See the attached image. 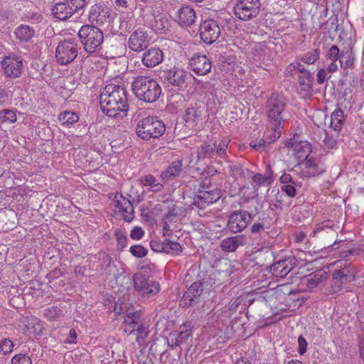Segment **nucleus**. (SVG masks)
<instances>
[{"instance_id":"obj_62","label":"nucleus","mask_w":364,"mask_h":364,"mask_svg":"<svg viewBox=\"0 0 364 364\" xmlns=\"http://www.w3.org/2000/svg\"><path fill=\"white\" fill-rule=\"evenodd\" d=\"M143 323L141 321L135 322L131 325H124V331L128 335H131L135 333L136 328L141 326Z\"/></svg>"},{"instance_id":"obj_20","label":"nucleus","mask_w":364,"mask_h":364,"mask_svg":"<svg viewBox=\"0 0 364 364\" xmlns=\"http://www.w3.org/2000/svg\"><path fill=\"white\" fill-rule=\"evenodd\" d=\"M163 52L157 48H151L146 50L142 56V63L146 67H154L163 60Z\"/></svg>"},{"instance_id":"obj_28","label":"nucleus","mask_w":364,"mask_h":364,"mask_svg":"<svg viewBox=\"0 0 364 364\" xmlns=\"http://www.w3.org/2000/svg\"><path fill=\"white\" fill-rule=\"evenodd\" d=\"M355 276L353 269H351L350 267H344L336 271L333 273V282L335 284H338V287H340V284H338V283L343 284L345 282H350L353 280Z\"/></svg>"},{"instance_id":"obj_40","label":"nucleus","mask_w":364,"mask_h":364,"mask_svg":"<svg viewBox=\"0 0 364 364\" xmlns=\"http://www.w3.org/2000/svg\"><path fill=\"white\" fill-rule=\"evenodd\" d=\"M149 329L146 326H145L144 324L141 326H139L138 328L136 329L135 334L136 336V342L139 344V346H142L144 345L145 340L146 337L149 335Z\"/></svg>"},{"instance_id":"obj_45","label":"nucleus","mask_w":364,"mask_h":364,"mask_svg":"<svg viewBox=\"0 0 364 364\" xmlns=\"http://www.w3.org/2000/svg\"><path fill=\"white\" fill-rule=\"evenodd\" d=\"M320 52L318 49L313 50L304 54L301 60L309 65L314 64L319 58Z\"/></svg>"},{"instance_id":"obj_50","label":"nucleus","mask_w":364,"mask_h":364,"mask_svg":"<svg viewBox=\"0 0 364 364\" xmlns=\"http://www.w3.org/2000/svg\"><path fill=\"white\" fill-rule=\"evenodd\" d=\"M182 170V162L181 161H176L171 163L168 167L167 174L169 176H176L180 174Z\"/></svg>"},{"instance_id":"obj_53","label":"nucleus","mask_w":364,"mask_h":364,"mask_svg":"<svg viewBox=\"0 0 364 364\" xmlns=\"http://www.w3.org/2000/svg\"><path fill=\"white\" fill-rule=\"evenodd\" d=\"M65 1L69 4L74 14L82 9L87 4L86 0H65Z\"/></svg>"},{"instance_id":"obj_23","label":"nucleus","mask_w":364,"mask_h":364,"mask_svg":"<svg viewBox=\"0 0 364 364\" xmlns=\"http://www.w3.org/2000/svg\"><path fill=\"white\" fill-rule=\"evenodd\" d=\"M293 269L291 260L284 259L274 263L271 267V272L276 277H285Z\"/></svg>"},{"instance_id":"obj_13","label":"nucleus","mask_w":364,"mask_h":364,"mask_svg":"<svg viewBox=\"0 0 364 364\" xmlns=\"http://www.w3.org/2000/svg\"><path fill=\"white\" fill-rule=\"evenodd\" d=\"M1 65L7 77L12 78L20 77L23 70V61L21 57L6 56L4 58Z\"/></svg>"},{"instance_id":"obj_4","label":"nucleus","mask_w":364,"mask_h":364,"mask_svg":"<svg viewBox=\"0 0 364 364\" xmlns=\"http://www.w3.org/2000/svg\"><path fill=\"white\" fill-rule=\"evenodd\" d=\"M77 36L86 53L92 54L102 50L104 35L99 28L92 25H83L79 29Z\"/></svg>"},{"instance_id":"obj_35","label":"nucleus","mask_w":364,"mask_h":364,"mask_svg":"<svg viewBox=\"0 0 364 364\" xmlns=\"http://www.w3.org/2000/svg\"><path fill=\"white\" fill-rule=\"evenodd\" d=\"M279 290H269L267 291H264L262 293L257 294L255 299L265 301V302L269 304V306H272L273 301L279 296L280 292Z\"/></svg>"},{"instance_id":"obj_7","label":"nucleus","mask_w":364,"mask_h":364,"mask_svg":"<svg viewBox=\"0 0 364 364\" xmlns=\"http://www.w3.org/2000/svg\"><path fill=\"white\" fill-rule=\"evenodd\" d=\"M257 205H255V213H247L245 210H235L232 212L228 218L227 227L232 232H240L244 230L247 225L252 220V214L258 213L261 208L260 204L257 200L255 201Z\"/></svg>"},{"instance_id":"obj_22","label":"nucleus","mask_w":364,"mask_h":364,"mask_svg":"<svg viewBox=\"0 0 364 364\" xmlns=\"http://www.w3.org/2000/svg\"><path fill=\"white\" fill-rule=\"evenodd\" d=\"M292 154L298 161H304L311 152V145L306 141H294L291 146Z\"/></svg>"},{"instance_id":"obj_41","label":"nucleus","mask_w":364,"mask_h":364,"mask_svg":"<svg viewBox=\"0 0 364 364\" xmlns=\"http://www.w3.org/2000/svg\"><path fill=\"white\" fill-rule=\"evenodd\" d=\"M322 138L321 142L326 149H333L336 146L337 141L335 137L328 134L326 131H321L320 133Z\"/></svg>"},{"instance_id":"obj_49","label":"nucleus","mask_w":364,"mask_h":364,"mask_svg":"<svg viewBox=\"0 0 364 364\" xmlns=\"http://www.w3.org/2000/svg\"><path fill=\"white\" fill-rule=\"evenodd\" d=\"M129 252L134 257L138 258L144 257L148 253L147 249L140 245H132L129 249Z\"/></svg>"},{"instance_id":"obj_26","label":"nucleus","mask_w":364,"mask_h":364,"mask_svg":"<svg viewBox=\"0 0 364 364\" xmlns=\"http://www.w3.org/2000/svg\"><path fill=\"white\" fill-rule=\"evenodd\" d=\"M193 325L191 321H186L179 326L178 331H176L173 336H175V341H173L175 346H180L186 342L191 336Z\"/></svg>"},{"instance_id":"obj_15","label":"nucleus","mask_w":364,"mask_h":364,"mask_svg":"<svg viewBox=\"0 0 364 364\" xmlns=\"http://www.w3.org/2000/svg\"><path fill=\"white\" fill-rule=\"evenodd\" d=\"M192 71L198 75H205L211 70V62L205 55H193L189 60Z\"/></svg>"},{"instance_id":"obj_55","label":"nucleus","mask_w":364,"mask_h":364,"mask_svg":"<svg viewBox=\"0 0 364 364\" xmlns=\"http://www.w3.org/2000/svg\"><path fill=\"white\" fill-rule=\"evenodd\" d=\"M341 55V51H340L338 47L336 45L332 46L327 51L326 56L328 59L332 61H336L339 60Z\"/></svg>"},{"instance_id":"obj_64","label":"nucleus","mask_w":364,"mask_h":364,"mask_svg":"<svg viewBox=\"0 0 364 364\" xmlns=\"http://www.w3.org/2000/svg\"><path fill=\"white\" fill-rule=\"evenodd\" d=\"M298 343H299V353L300 355H303L306 353V348H307V342L306 341V339L300 336L298 338Z\"/></svg>"},{"instance_id":"obj_30","label":"nucleus","mask_w":364,"mask_h":364,"mask_svg":"<svg viewBox=\"0 0 364 364\" xmlns=\"http://www.w3.org/2000/svg\"><path fill=\"white\" fill-rule=\"evenodd\" d=\"M14 33L19 41L27 42L33 37L35 31L28 25L21 24L16 28Z\"/></svg>"},{"instance_id":"obj_19","label":"nucleus","mask_w":364,"mask_h":364,"mask_svg":"<svg viewBox=\"0 0 364 364\" xmlns=\"http://www.w3.org/2000/svg\"><path fill=\"white\" fill-rule=\"evenodd\" d=\"M314 76L309 72L303 73L298 77V90L303 97H309L313 92Z\"/></svg>"},{"instance_id":"obj_51","label":"nucleus","mask_w":364,"mask_h":364,"mask_svg":"<svg viewBox=\"0 0 364 364\" xmlns=\"http://www.w3.org/2000/svg\"><path fill=\"white\" fill-rule=\"evenodd\" d=\"M141 314L139 311L127 313L124 319V325H131L135 322L140 321Z\"/></svg>"},{"instance_id":"obj_43","label":"nucleus","mask_w":364,"mask_h":364,"mask_svg":"<svg viewBox=\"0 0 364 364\" xmlns=\"http://www.w3.org/2000/svg\"><path fill=\"white\" fill-rule=\"evenodd\" d=\"M16 121V113L10 109L0 111V123H14Z\"/></svg>"},{"instance_id":"obj_29","label":"nucleus","mask_w":364,"mask_h":364,"mask_svg":"<svg viewBox=\"0 0 364 364\" xmlns=\"http://www.w3.org/2000/svg\"><path fill=\"white\" fill-rule=\"evenodd\" d=\"M112 259L108 255L99 254L98 267L96 269L106 275H110L113 272L112 268L114 267L112 266Z\"/></svg>"},{"instance_id":"obj_47","label":"nucleus","mask_w":364,"mask_h":364,"mask_svg":"<svg viewBox=\"0 0 364 364\" xmlns=\"http://www.w3.org/2000/svg\"><path fill=\"white\" fill-rule=\"evenodd\" d=\"M296 70H298L300 74H303V73L307 72V70L304 69V67L301 64V63L296 61L289 65V66L285 70V74L287 75L292 76L294 71Z\"/></svg>"},{"instance_id":"obj_8","label":"nucleus","mask_w":364,"mask_h":364,"mask_svg":"<svg viewBox=\"0 0 364 364\" xmlns=\"http://www.w3.org/2000/svg\"><path fill=\"white\" fill-rule=\"evenodd\" d=\"M78 54V46L73 38L60 42L55 50V57L58 63L67 65L73 62Z\"/></svg>"},{"instance_id":"obj_12","label":"nucleus","mask_w":364,"mask_h":364,"mask_svg":"<svg viewBox=\"0 0 364 364\" xmlns=\"http://www.w3.org/2000/svg\"><path fill=\"white\" fill-rule=\"evenodd\" d=\"M220 197L221 191L218 188L210 191L200 190L194 197L193 204L200 209H204L218 201Z\"/></svg>"},{"instance_id":"obj_21","label":"nucleus","mask_w":364,"mask_h":364,"mask_svg":"<svg viewBox=\"0 0 364 364\" xmlns=\"http://www.w3.org/2000/svg\"><path fill=\"white\" fill-rule=\"evenodd\" d=\"M302 174L306 177H314L322 173L324 170L312 157L299 164Z\"/></svg>"},{"instance_id":"obj_61","label":"nucleus","mask_w":364,"mask_h":364,"mask_svg":"<svg viewBox=\"0 0 364 364\" xmlns=\"http://www.w3.org/2000/svg\"><path fill=\"white\" fill-rule=\"evenodd\" d=\"M143 323L141 321L135 322L131 325H124V331L128 335H131L135 333L136 328L141 326Z\"/></svg>"},{"instance_id":"obj_54","label":"nucleus","mask_w":364,"mask_h":364,"mask_svg":"<svg viewBox=\"0 0 364 364\" xmlns=\"http://www.w3.org/2000/svg\"><path fill=\"white\" fill-rule=\"evenodd\" d=\"M11 364H32V361L27 355L19 353L12 358Z\"/></svg>"},{"instance_id":"obj_34","label":"nucleus","mask_w":364,"mask_h":364,"mask_svg":"<svg viewBox=\"0 0 364 364\" xmlns=\"http://www.w3.org/2000/svg\"><path fill=\"white\" fill-rule=\"evenodd\" d=\"M141 183L144 186H149L153 192H159L162 190L163 185L156 182V178L152 175H146L141 178Z\"/></svg>"},{"instance_id":"obj_44","label":"nucleus","mask_w":364,"mask_h":364,"mask_svg":"<svg viewBox=\"0 0 364 364\" xmlns=\"http://www.w3.org/2000/svg\"><path fill=\"white\" fill-rule=\"evenodd\" d=\"M230 140L228 138H223L218 144L216 143L215 153L216 154L224 158L226 155V149L228 146Z\"/></svg>"},{"instance_id":"obj_2","label":"nucleus","mask_w":364,"mask_h":364,"mask_svg":"<svg viewBox=\"0 0 364 364\" xmlns=\"http://www.w3.org/2000/svg\"><path fill=\"white\" fill-rule=\"evenodd\" d=\"M286 102L284 98L277 93L272 95L267 101V117L273 130V138L269 140L275 141L282 134L287 114L285 112Z\"/></svg>"},{"instance_id":"obj_59","label":"nucleus","mask_w":364,"mask_h":364,"mask_svg":"<svg viewBox=\"0 0 364 364\" xmlns=\"http://www.w3.org/2000/svg\"><path fill=\"white\" fill-rule=\"evenodd\" d=\"M295 183L284 184L282 186V191L286 193L288 196L294 197L296 194V191L294 187Z\"/></svg>"},{"instance_id":"obj_56","label":"nucleus","mask_w":364,"mask_h":364,"mask_svg":"<svg viewBox=\"0 0 364 364\" xmlns=\"http://www.w3.org/2000/svg\"><path fill=\"white\" fill-rule=\"evenodd\" d=\"M273 138V134L271 136L266 135L264 139H261L259 140V141H251L250 145L251 147H252L255 149H259L262 146H264L265 144H270L273 142L274 141H269Z\"/></svg>"},{"instance_id":"obj_3","label":"nucleus","mask_w":364,"mask_h":364,"mask_svg":"<svg viewBox=\"0 0 364 364\" xmlns=\"http://www.w3.org/2000/svg\"><path fill=\"white\" fill-rule=\"evenodd\" d=\"M133 92L136 97L145 102H156L161 94L159 83L148 76H138L132 83Z\"/></svg>"},{"instance_id":"obj_17","label":"nucleus","mask_w":364,"mask_h":364,"mask_svg":"<svg viewBox=\"0 0 364 364\" xmlns=\"http://www.w3.org/2000/svg\"><path fill=\"white\" fill-rule=\"evenodd\" d=\"M176 18L181 27H188L196 22V14L192 7L183 6L177 11Z\"/></svg>"},{"instance_id":"obj_63","label":"nucleus","mask_w":364,"mask_h":364,"mask_svg":"<svg viewBox=\"0 0 364 364\" xmlns=\"http://www.w3.org/2000/svg\"><path fill=\"white\" fill-rule=\"evenodd\" d=\"M251 232L253 235L265 233V228L263 223H254L251 227Z\"/></svg>"},{"instance_id":"obj_25","label":"nucleus","mask_w":364,"mask_h":364,"mask_svg":"<svg viewBox=\"0 0 364 364\" xmlns=\"http://www.w3.org/2000/svg\"><path fill=\"white\" fill-rule=\"evenodd\" d=\"M51 11L53 16L60 21H66L74 14L65 0L55 4Z\"/></svg>"},{"instance_id":"obj_27","label":"nucleus","mask_w":364,"mask_h":364,"mask_svg":"<svg viewBox=\"0 0 364 364\" xmlns=\"http://www.w3.org/2000/svg\"><path fill=\"white\" fill-rule=\"evenodd\" d=\"M205 106L195 103L186 108L185 111L184 119L186 122H195L200 121L204 112Z\"/></svg>"},{"instance_id":"obj_1","label":"nucleus","mask_w":364,"mask_h":364,"mask_svg":"<svg viewBox=\"0 0 364 364\" xmlns=\"http://www.w3.org/2000/svg\"><path fill=\"white\" fill-rule=\"evenodd\" d=\"M100 107L107 116L123 117L129 109L125 87L117 85H108L100 95Z\"/></svg>"},{"instance_id":"obj_32","label":"nucleus","mask_w":364,"mask_h":364,"mask_svg":"<svg viewBox=\"0 0 364 364\" xmlns=\"http://www.w3.org/2000/svg\"><path fill=\"white\" fill-rule=\"evenodd\" d=\"M252 181L255 186H260L265 183H270L272 181V171L269 165L266 166L264 175L255 173L252 177Z\"/></svg>"},{"instance_id":"obj_60","label":"nucleus","mask_w":364,"mask_h":364,"mask_svg":"<svg viewBox=\"0 0 364 364\" xmlns=\"http://www.w3.org/2000/svg\"><path fill=\"white\" fill-rule=\"evenodd\" d=\"M282 196L277 194L274 200H271L269 203V208L272 210H279L283 207Z\"/></svg>"},{"instance_id":"obj_48","label":"nucleus","mask_w":364,"mask_h":364,"mask_svg":"<svg viewBox=\"0 0 364 364\" xmlns=\"http://www.w3.org/2000/svg\"><path fill=\"white\" fill-rule=\"evenodd\" d=\"M173 215H166L162 221V232L164 237H171L173 235V230L170 227L169 223L171 221Z\"/></svg>"},{"instance_id":"obj_39","label":"nucleus","mask_w":364,"mask_h":364,"mask_svg":"<svg viewBox=\"0 0 364 364\" xmlns=\"http://www.w3.org/2000/svg\"><path fill=\"white\" fill-rule=\"evenodd\" d=\"M215 147L216 142L213 143V144L204 142L200 147L198 154L203 158L207 156L210 157L216 154Z\"/></svg>"},{"instance_id":"obj_10","label":"nucleus","mask_w":364,"mask_h":364,"mask_svg":"<svg viewBox=\"0 0 364 364\" xmlns=\"http://www.w3.org/2000/svg\"><path fill=\"white\" fill-rule=\"evenodd\" d=\"M114 210L127 223H131L134 218V210L130 200L121 193L116 192L112 199Z\"/></svg>"},{"instance_id":"obj_9","label":"nucleus","mask_w":364,"mask_h":364,"mask_svg":"<svg viewBox=\"0 0 364 364\" xmlns=\"http://www.w3.org/2000/svg\"><path fill=\"white\" fill-rule=\"evenodd\" d=\"M132 280L135 290L144 296L151 297L159 292V283L149 280L148 277L141 272L135 273L133 275Z\"/></svg>"},{"instance_id":"obj_33","label":"nucleus","mask_w":364,"mask_h":364,"mask_svg":"<svg viewBox=\"0 0 364 364\" xmlns=\"http://www.w3.org/2000/svg\"><path fill=\"white\" fill-rule=\"evenodd\" d=\"M58 119L62 125L70 127L79 120V116L74 112L65 111L59 114Z\"/></svg>"},{"instance_id":"obj_46","label":"nucleus","mask_w":364,"mask_h":364,"mask_svg":"<svg viewBox=\"0 0 364 364\" xmlns=\"http://www.w3.org/2000/svg\"><path fill=\"white\" fill-rule=\"evenodd\" d=\"M14 348V343L9 338L0 341V354L6 355L10 354Z\"/></svg>"},{"instance_id":"obj_52","label":"nucleus","mask_w":364,"mask_h":364,"mask_svg":"<svg viewBox=\"0 0 364 364\" xmlns=\"http://www.w3.org/2000/svg\"><path fill=\"white\" fill-rule=\"evenodd\" d=\"M115 237L117 241L118 250H122L127 245L128 238L121 230L115 231Z\"/></svg>"},{"instance_id":"obj_14","label":"nucleus","mask_w":364,"mask_h":364,"mask_svg":"<svg viewBox=\"0 0 364 364\" xmlns=\"http://www.w3.org/2000/svg\"><path fill=\"white\" fill-rule=\"evenodd\" d=\"M149 45V35L142 30H137L133 32L128 40L129 48L136 52L144 50Z\"/></svg>"},{"instance_id":"obj_31","label":"nucleus","mask_w":364,"mask_h":364,"mask_svg":"<svg viewBox=\"0 0 364 364\" xmlns=\"http://www.w3.org/2000/svg\"><path fill=\"white\" fill-rule=\"evenodd\" d=\"M344 122V112L340 109H336L331 115L330 127L335 132L341 130Z\"/></svg>"},{"instance_id":"obj_58","label":"nucleus","mask_w":364,"mask_h":364,"mask_svg":"<svg viewBox=\"0 0 364 364\" xmlns=\"http://www.w3.org/2000/svg\"><path fill=\"white\" fill-rule=\"evenodd\" d=\"M144 236V231L140 227H134L130 232V237L135 240H141Z\"/></svg>"},{"instance_id":"obj_18","label":"nucleus","mask_w":364,"mask_h":364,"mask_svg":"<svg viewBox=\"0 0 364 364\" xmlns=\"http://www.w3.org/2000/svg\"><path fill=\"white\" fill-rule=\"evenodd\" d=\"M191 77V75L184 70L174 68L168 71L167 79L172 85L183 89L186 87L187 80Z\"/></svg>"},{"instance_id":"obj_37","label":"nucleus","mask_w":364,"mask_h":364,"mask_svg":"<svg viewBox=\"0 0 364 364\" xmlns=\"http://www.w3.org/2000/svg\"><path fill=\"white\" fill-rule=\"evenodd\" d=\"M43 315L48 321H55L63 316V307L53 306L44 309Z\"/></svg>"},{"instance_id":"obj_6","label":"nucleus","mask_w":364,"mask_h":364,"mask_svg":"<svg viewBox=\"0 0 364 364\" xmlns=\"http://www.w3.org/2000/svg\"><path fill=\"white\" fill-rule=\"evenodd\" d=\"M261 9L259 0H237L233 6L235 16L243 21L256 18Z\"/></svg>"},{"instance_id":"obj_16","label":"nucleus","mask_w":364,"mask_h":364,"mask_svg":"<svg viewBox=\"0 0 364 364\" xmlns=\"http://www.w3.org/2000/svg\"><path fill=\"white\" fill-rule=\"evenodd\" d=\"M249 244L248 238L245 235H237L223 239L220 242V248L227 252H235L239 247Z\"/></svg>"},{"instance_id":"obj_36","label":"nucleus","mask_w":364,"mask_h":364,"mask_svg":"<svg viewBox=\"0 0 364 364\" xmlns=\"http://www.w3.org/2000/svg\"><path fill=\"white\" fill-rule=\"evenodd\" d=\"M354 55L351 50H342L339 58L340 65L343 69L350 68L354 64Z\"/></svg>"},{"instance_id":"obj_42","label":"nucleus","mask_w":364,"mask_h":364,"mask_svg":"<svg viewBox=\"0 0 364 364\" xmlns=\"http://www.w3.org/2000/svg\"><path fill=\"white\" fill-rule=\"evenodd\" d=\"M322 275L315 274L314 277H309L304 279L306 288L309 291L314 290L322 282Z\"/></svg>"},{"instance_id":"obj_24","label":"nucleus","mask_w":364,"mask_h":364,"mask_svg":"<svg viewBox=\"0 0 364 364\" xmlns=\"http://www.w3.org/2000/svg\"><path fill=\"white\" fill-rule=\"evenodd\" d=\"M202 291L203 288L200 282L193 283L183 295L181 300V305L191 306L193 299L197 296H199Z\"/></svg>"},{"instance_id":"obj_57","label":"nucleus","mask_w":364,"mask_h":364,"mask_svg":"<svg viewBox=\"0 0 364 364\" xmlns=\"http://www.w3.org/2000/svg\"><path fill=\"white\" fill-rule=\"evenodd\" d=\"M150 246L153 251L156 252H164L165 240L161 242L159 240H151Z\"/></svg>"},{"instance_id":"obj_38","label":"nucleus","mask_w":364,"mask_h":364,"mask_svg":"<svg viewBox=\"0 0 364 364\" xmlns=\"http://www.w3.org/2000/svg\"><path fill=\"white\" fill-rule=\"evenodd\" d=\"M164 253L171 255H178L182 252V246L177 242L171 241L168 239L165 240Z\"/></svg>"},{"instance_id":"obj_11","label":"nucleus","mask_w":364,"mask_h":364,"mask_svg":"<svg viewBox=\"0 0 364 364\" xmlns=\"http://www.w3.org/2000/svg\"><path fill=\"white\" fill-rule=\"evenodd\" d=\"M199 31L201 40L207 44L215 42L220 34V28L218 23L213 19L204 21L200 24Z\"/></svg>"},{"instance_id":"obj_5","label":"nucleus","mask_w":364,"mask_h":364,"mask_svg":"<svg viewBox=\"0 0 364 364\" xmlns=\"http://www.w3.org/2000/svg\"><path fill=\"white\" fill-rule=\"evenodd\" d=\"M137 136L143 140L159 139L166 131L165 124L154 117H146L139 121L136 126Z\"/></svg>"}]
</instances>
